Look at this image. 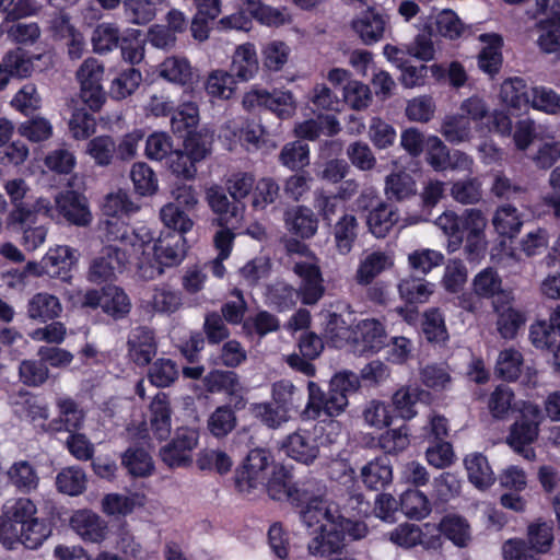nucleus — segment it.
<instances>
[{"label":"nucleus","mask_w":560,"mask_h":560,"mask_svg":"<svg viewBox=\"0 0 560 560\" xmlns=\"http://www.w3.org/2000/svg\"><path fill=\"white\" fill-rule=\"evenodd\" d=\"M361 386L359 376L350 371L335 374L329 382L328 390L313 381L307 383L308 398L305 408L304 395L290 381L281 380L272 385V400L281 412L291 419L295 415L305 413L310 419L322 416H339L348 406L349 396L357 393Z\"/></svg>","instance_id":"obj_1"},{"label":"nucleus","mask_w":560,"mask_h":560,"mask_svg":"<svg viewBox=\"0 0 560 560\" xmlns=\"http://www.w3.org/2000/svg\"><path fill=\"white\" fill-rule=\"evenodd\" d=\"M304 502L299 506L301 520L308 527H319V533L308 542V552L324 556L345 547L347 538L358 540L368 534L366 524L362 521L342 516L335 504H328L319 497H311L305 491Z\"/></svg>","instance_id":"obj_2"},{"label":"nucleus","mask_w":560,"mask_h":560,"mask_svg":"<svg viewBox=\"0 0 560 560\" xmlns=\"http://www.w3.org/2000/svg\"><path fill=\"white\" fill-rule=\"evenodd\" d=\"M37 512L30 498H18L11 505H4L0 514V544L8 550L20 545L31 550L42 547L60 521V512L55 505L40 516Z\"/></svg>","instance_id":"obj_3"},{"label":"nucleus","mask_w":560,"mask_h":560,"mask_svg":"<svg viewBox=\"0 0 560 560\" xmlns=\"http://www.w3.org/2000/svg\"><path fill=\"white\" fill-rule=\"evenodd\" d=\"M187 240L182 234L161 232L152 245V258L140 260L139 272L144 279H154L164 272V268L180 265L187 254Z\"/></svg>","instance_id":"obj_4"},{"label":"nucleus","mask_w":560,"mask_h":560,"mask_svg":"<svg viewBox=\"0 0 560 560\" xmlns=\"http://www.w3.org/2000/svg\"><path fill=\"white\" fill-rule=\"evenodd\" d=\"M532 343L545 352L546 362L555 374H560V304L551 312L549 320L530 325Z\"/></svg>","instance_id":"obj_5"},{"label":"nucleus","mask_w":560,"mask_h":560,"mask_svg":"<svg viewBox=\"0 0 560 560\" xmlns=\"http://www.w3.org/2000/svg\"><path fill=\"white\" fill-rule=\"evenodd\" d=\"M273 463V457L268 450H250L243 464L235 469L234 487L240 493H249L259 485H265L268 469Z\"/></svg>","instance_id":"obj_6"},{"label":"nucleus","mask_w":560,"mask_h":560,"mask_svg":"<svg viewBox=\"0 0 560 560\" xmlns=\"http://www.w3.org/2000/svg\"><path fill=\"white\" fill-rule=\"evenodd\" d=\"M492 225L498 234L495 244L491 248V256H514V238L518 235L523 221L520 219L517 209L506 205L499 207L492 218Z\"/></svg>","instance_id":"obj_7"},{"label":"nucleus","mask_w":560,"mask_h":560,"mask_svg":"<svg viewBox=\"0 0 560 560\" xmlns=\"http://www.w3.org/2000/svg\"><path fill=\"white\" fill-rule=\"evenodd\" d=\"M358 189L359 183L353 178L342 182L335 189H316L313 205L317 210V217L320 215L323 221L330 225L332 218L355 196Z\"/></svg>","instance_id":"obj_8"},{"label":"nucleus","mask_w":560,"mask_h":560,"mask_svg":"<svg viewBox=\"0 0 560 560\" xmlns=\"http://www.w3.org/2000/svg\"><path fill=\"white\" fill-rule=\"evenodd\" d=\"M198 442V430L178 428L171 441L161 447L160 457L170 468L188 467L192 464V452Z\"/></svg>","instance_id":"obj_9"},{"label":"nucleus","mask_w":560,"mask_h":560,"mask_svg":"<svg viewBox=\"0 0 560 560\" xmlns=\"http://www.w3.org/2000/svg\"><path fill=\"white\" fill-rule=\"evenodd\" d=\"M58 213L70 224L86 226L92 221L89 200L83 191L72 188V184L60 190L55 197Z\"/></svg>","instance_id":"obj_10"},{"label":"nucleus","mask_w":560,"mask_h":560,"mask_svg":"<svg viewBox=\"0 0 560 560\" xmlns=\"http://www.w3.org/2000/svg\"><path fill=\"white\" fill-rule=\"evenodd\" d=\"M127 253L117 246H105L89 266L88 280L95 284L113 281L116 272H122L127 262Z\"/></svg>","instance_id":"obj_11"},{"label":"nucleus","mask_w":560,"mask_h":560,"mask_svg":"<svg viewBox=\"0 0 560 560\" xmlns=\"http://www.w3.org/2000/svg\"><path fill=\"white\" fill-rule=\"evenodd\" d=\"M107 240L119 241L121 245L130 246L133 254H140L142 256L141 260L144 261L150 259L151 243L154 244L156 241L154 233L148 226L141 225L135 229L124 223H109Z\"/></svg>","instance_id":"obj_12"},{"label":"nucleus","mask_w":560,"mask_h":560,"mask_svg":"<svg viewBox=\"0 0 560 560\" xmlns=\"http://www.w3.org/2000/svg\"><path fill=\"white\" fill-rule=\"evenodd\" d=\"M439 535L432 536L427 542L429 548H438L441 546V536L450 540L458 548L467 547L471 540V526L468 520L457 513H445L436 525Z\"/></svg>","instance_id":"obj_13"},{"label":"nucleus","mask_w":560,"mask_h":560,"mask_svg":"<svg viewBox=\"0 0 560 560\" xmlns=\"http://www.w3.org/2000/svg\"><path fill=\"white\" fill-rule=\"evenodd\" d=\"M247 399L234 397L232 401L218 406L207 419V429L215 439H223L237 425L236 413L245 409Z\"/></svg>","instance_id":"obj_14"},{"label":"nucleus","mask_w":560,"mask_h":560,"mask_svg":"<svg viewBox=\"0 0 560 560\" xmlns=\"http://www.w3.org/2000/svg\"><path fill=\"white\" fill-rule=\"evenodd\" d=\"M292 478L291 471L283 465H275L270 477L265 481L269 497L276 501L288 500L292 505L300 506L304 502L302 495L305 491L298 488Z\"/></svg>","instance_id":"obj_15"},{"label":"nucleus","mask_w":560,"mask_h":560,"mask_svg":"<svg viewBox=\"0 0 560 560\" xmlns=\"http://www.w3.org/2000/svg\"><path fill=\"white\" fill-rule=\"evenodd\" d=\"M281 448L289 457L306 465L312 464L319 454L316 436L312 432L301 429L289 434L283 440Z\"/></svg>","instance_id":"obj_16"},{"label":"nucleus","mask_w":560,"mask_h":560,"mask_svg":"<svg viewBox=\"0 0 560 560\" xmlns=\"http://www.w3.org/2000/svg\"><path fill=\"white\" fill-rule=\"evenodd\" d=\"M287 231L301 240L312 238L318 230V217L308 207L296 205L288 208L283 215Z\"/></svg>","instance_id":"obj_17"},{"label":"nucleus","mask_w":560,"mask_h":560,"mask_svg":"<svg viewBox=\"0 0 560 560\" xmlns=\"http://www.w3.org/2000/svg\"><path fill=\"white\" fill-rule=\"evenodd\" d=\"M71 528L84 540L90 542H102L107 535V523L91 510H78L70 520Z\"/></svg>","instance_id":"obj_18"},{"label":"nucleus","mask_w":560,"mask_h":560,"mask_svg":"<svg viewBox=\"0 0 560 560\" xmlns=\"http://www.w3.org/2000/svg\"><path fill=\"white\" fill-rule=\"evenodd\" d=\"M354 341L361 347L362 353H376L385 346H389L385 326L375 318L363 319L357 325Z\"/></svg>","instance_id":"obj_19"},{"label":"nucleus","mask_w":560,"mask_h":560,"mask_svg":"<svg viewBox=\"0 0 560 560\" xmlns=\"http://www.w3.org/2000/svg\"><path fill=\"white\" fill-rule=\"evenodd\" d=\"M479 40L486 46L478 54V68L493 79L500 72L503 63V38L497 33H483L479 35Z\"/></svg>","instance_id":"obj_20"},{"label":"nucleus","mask_w":560,"mask_h":560,"mask_svg":"<svg viewBox=\"0 0 560 560\" xmlns=\"http://www.w3.org/2000/svg\"><path fill=\"white\" fill-rule=\"evenodd\" d=\"M77 261L78 258L74 255V249L70 246L59 245L55 248H49L45 254V267H48L46 276L63 282H70L72 269Z\"/></svg>","instance_id":"obj_21"},{"label":"nucleus","mask_w":560,"mask_h":560,"mask_svg":"<svg viewBox=\"0 0 560 560\" xmlns=\"http://www.w3.org/2000/svg\"><path fill=\"white\" fill-rule=\"evenodd\" d=\"M512 293H500L493 301V310L498 315V331L504 339L515 337L523 323L522 314L512 307Z\"/></svg>","instance_id":"obj_22"},{"label":"nucleus","mask_w":560,"mask_h":560,"mask_svg":"<svg viewBox=\"0 0 560 560\" xmlns=\"http://www.w3.org/2000/svg\"><path fill=\"white\" fill-rule=\"evenodd\" d=\"M361 479L366 489L384 491L393 481V466L386 456H377L361 468Z\"/></svg>","instance_id":"obj_23"},{"label":"nucleus","mask_w":560,"mask_h":560,"mask_svg":"<svg viewBox=\"0 0 560 560\" xmlns=\"http://www.w3.org/2000/svg\"><path fill=\"white\" fill-rule=\"evenodd\" d=\"M128 350L138 366L149 365L158 350L153 330L148 327L136 328L128 340Z\"/></svg>","instance_id":"obj_24"},{"label":"nucleus","mask_w":560,"mask_h":560,"mask_svg":"<svg viewBox=\"0 0 560 560\" xmlns=\"http://www.w3.org/2000/svg\"><path fill=\"white\" fill-rule=\"evenodd\" d=\"M330 228L336 250L340 255H348L359 237L360 225L357 217L351 213H343L335 224H330Z\"/></svg>","instance_id":"obj_25"},{"label":"nucleus","mask_w":560,"mask_h":560,"mask_svg":"<svg viewBox=\"0 0 560 560\" xmlns=\"http://www.w3.org/2000/svg\"><path fill=\"white\" fill-rule=\"evenodd\" d=\"M258 70L259 61L255 45L253 43L240 45L233 55L229 73L235 80L247 82L257 74Z\"/></svg>","instance_id":"obj_26"},{"label":"nucleus","mask_w":560,"mask_h":560,"mask_svg":"<svg viewBox=\"0 0 560 560\" xmlns=\"http://www.w3.org/2000/svg\"><path fill=\"white\" fill-rule=\"evenodd\" d=\"M429 396V392L418 386H406L397 389L392 397V404H389L395 418L398 417L404 421L411 420L418 413L417 404Z\"/></svg>","instance_id":"obj_27"},{"label":"nucleus","mask_w":560,"mask_h":560,"mask_svg":"<svg viewBox=\"0 0 560 560\" xmlns=\"http://www.w3.org/2000/svg\"><path fill=\"white\" fill-rule=\"evenodd\" d=\"M385 25L384 16L373 8L362 12L361 16L352 22L353 31L365 45H373L380 42L384 36Z\"/></svg>","instance_id":"obj_28"},{"label":"nucleus","mask_w":560,"mask_h":560,"mask_svg":"<svg viewBox=\"0 0 560 560\" xmlns=\"http://www.w3.org/2000/svg\"><path fill=\"white\" fill-rule=\"evenodd\" d=\"M203 386L210 394L224 393L232 401L234 397H244L240 393V376L232 370H211L203 378Z\"/></svg>","instance_id":"obj_29"},{"label":"nucleus","mask_w":560,"mask_h":560,"mask_svg":"<svg viewBox=\"0 0 560 560\" xmlns=\"http://www.w3.org/2000/svg\"><path fill=\"white\" fill-rule=\"evenodd\" d=\"M61 312L59 299L47 292H37L27 302V316L38 323L55 320Z\"/></svg>","instance_id":"obj_30"},{"label":"nucleus","mask_w":560,"mask_h":560,"mask_svg":"<svg viewBox=\"0 0 560 560\" xmlns=\"http://www.w3.org/2000/svg\"><path fill=\"white\" fill-rule=\"evenodd\" d=\"M246 10L255 21L269 27H279L292 22V16L285 7L273 8L261 0H246Z\"/></svg>","instance_id":"obj_31"},{"label":"nucleus","mask_w":560,"mask_h":560,"mask_svg":"<svg viewBox=\"0 0 560 560\" xmlns=\"http://www.w3.org/2000/svg\"><path fill=\"white\" fill-rule=\"evenodd\" d=\"M59 418L51 421L56 431H78L84 422V412L79 408L78 402L71 397H59L56 401Z\"/></svg>","instance_id":"obj_32"},{"label":"nucleus","mask_w":560,"mask_h":560,"mask_svg":"<svg viewBox=\"0 0 560 560\" xmlns=\"http://www.w3.org/2000/svg\"><path fill=\"white\" fill-rule=\"evenodd\" d=\"M131 307V300L122 288L115 284L103 287L102 311L104 314L114 320H120L129 315Z\"/></svg>","instance_id":"obj_33"},{"label":"nucleus","mask_w":560,"mask_h":560,"mask_svg":"<svg viewBox=\"0 0 560 560\" xmlns=\"http://www.w3.org/2000/svg\"><path fill=\"white\" fill-rule=\"evenodd\" d=\"M398 218L397 210L384 201L383 203H377L366 214L365 221L369 232L377 238H383L388 235Z\"/></svg>","instance_id":"obj_34"},{"label":"nucleus","mask_w":560,"mask_h":560,"mask_svg":"<svg viewBox=\"0 0 560 560\" xmlns=\"http://www.w3.org/2000/svg\"><path fill=\"white\" fill-rule=\"evenodd\" d=\"M464 465L468 480L478 489H488L495 482V476L488 458L481 453H472L465 457Z\"/></svg>","instance_id":"obj_35"},{"label":"nucleus","mask_w":560,"mask_h":560,"mask_svg":"<svg viewBox=\"0 0 560 560\" xmlns=\"http://www.w3.org/2000/svg\"><path fill=\"white\" fill-rule=\"evenodd\" d=\"M421 330L425 340L433 347H446L450 335L444 316L439 308L434 307L424 312Z\"/></svg>","instance_id":"obj_36"},{"label":"nucleus","mask_w":560,"mask_h":560,"mask_svg":"<svg viewBox=\"0 0 560 560\" xmlns=\"http://www.w3.org/2000/svg\"><path fill=\"white\" fill-rule=\"evenodd\" d=\"M199 121L198 105L194 102H184L176 106L171 116V129L175 136L182 138L198 130Z\"/></svg>","instance_id":"obj_37"},{"label":"nucleus","mask_w":560,"mask_h":560,"mask_svg":"<svg viewBox=\"0 0 560 560\" xmlns=\"http://www.w3.org/2000/svg\"><path fill=\"white\" fill-rule=\"evenodd\" d=\"M210 209L217 214L212 224L225 225L237 222L238 206L231 203L228 196L220 187L210 188L207 192Z\"/></svg>","instance_id":"obj_38"},{"label":"nucleus","mask_w":560,"mask_h":560,"mask_svg":"<svg viewBox=\"0 0 560 560\" xmlns=\"http://www.w3.org/2000/svg\"><path fill=\"white\" fill-rule=\"evenodd\" d=\"M8 479L21 493L28 494L39 485L36 468L27 460L14 462L7 471Z\"/></svg>","instance_id":"obj_39"},{"label":"nucleus","mask_w":560,"mask_h":560,"mask_svg":"<svg viewBox=\"0 0 560 560\" xmlns=\"http://www.w3.org/2000/svg\"><path fill=\"white\" fill-rule=\"evenodd\" d=\"M160 77L168 82L182 86H190L194 83L195 74L187 58L168 57L160 66Z\"/></svg>","instance_id":"obj_40"},{"label":"nucleus","mask_w":560,"mask_h":560,"mask_svg":"<svg viewBox=\"0 0 560 560\" xmlns=\"http://www.w3.org/2000/svg\"><path fill=\"white\" fill-rule=\"evenodd\" d=\"M121 465L133 478H145L154 471L152 457L142 447H128L121 455Z\"/></svg>","instance_id":"obj_41"},{"label":"nucleus","mask_w":560,"mask_h":560,"mask_svg":"<svg viewBox=\"0 0 560 560\" xmlns=\"http://www.w3.org/2000/svg\"><path fill=\"white\" fill-rule=\"evenodd\" d=\"M399 510L410 520L421 521L432 510L428 497L418 489H407L399 497Z\"/></svg>","instance_id":"obj_42"},{"label":"nucleus","mask_w":560,"mask_h":560,"mask_svg":"<svg viewBox=\"0 0 560 560\" xmlns=\"http://www.w3.org/2000/svg\"><path fill=\"white\" fill-rule=\"evenodd\" d=\"M160 218L166 229L163 232L185 236L194 226V221L189 213L176 203L168 202L164 205L160 210Z\"/></svg>","instance_id":"obj_43"},{"label":"nucleus","mask_w":560,"mask_h":560,"mask_svg":"<svg viewBox=\"0 0 560 560\" xmlns=\"http://www.w3.org/2000/svg\"><path fill=\"white\" fill-rule=\"evenodd\" d=\"M433 288L434 284L423 278L410 276L400 280L398 292L407 304H422L429 301Z\"/></svg>","instance_id":"obj_44"},{"label":"nucleus","mask_w":560,"mask_h":560,"mask_svg":"<svg viewBox=\"0 0 560 560\" xmlns=\"http://www.w3.org/2000/svg\"><path fill=\"white\" fill-rule=\"evenodd\" d=\"M86 475L77 466L62 468L56 476V488L58 492L70 497L82 494L86 490Z\"/></svg>","instance_id":"obj_45"},{"label":"nucleus","mask_w":560,"mask_h":560,"mask_svg":"<svg viewBox=\"0 0 560 560\" xmlns=\"http://www.w3.org/2000/svg\"><path fill=\"white\" fill-rule=\"evenodd\" d=\"M298 301V290L285 282L278 281L266 289V302L278 312L293 308Z\"/></svg>","instance_id":"obj_46"},{"label":"nucleus","mask_w":560,"mask_h":560,"mask_svg":"<svg viewBox=\"0 0 560 560\" xmlns=\"http://www.w3.org/2000/svg\"><path fill=\"white\" fill-rule=\"evenodd\" d=\"M11 405L19 417H25L32 421L47 419V408L43 406L32 393L21 389L11 396Z\"/></svg>","instance_id":"obj_47"},{"label":"nucleus","mask_w":560,"mask_h":560,"mask_svg":"<svg viewBox=\"0 0 560 560\" xmlns=\"http://www.w3.org/2000/svg\"><path fill=\"white\" fill-rule=\"evenodd\" d=\"M142 82V73L140 70L128 67L120 70L112 80L109 93L114 100H124L130 96Z\"/></svg>","instance_id":"obj_48"},{"label":"nucleus","mask_w":560,"mask_h":560,"mask_svg":"<svg viewBox=\"0 0 560 560\" xmlns=\"http://www.w3.org/2000/svg\"><path fill=\"white\" fill-rule=\"evenodd\" d=\"M161 0H125L124 14L129 23L145 25L156 16Z\"/></svg>","instance_id":"obj_49"},{"label":"nucleus","mask_w":560,"mask_h":560,"mask_svg":"<svg viewBox=\"0 0 560 560\" xmlns=\"http://www.w3.org/2000/svg\"><path fill=\"white\" fill-rule=\"evenodd\" d=\"M279 161L291 171L299 172L310 164V145L303 140H295L283 145Z\"/></svg>","instance_id":"obj_50"},{"label":"nucleus","mask_w":560,"mask_h":560,"mask_svg":"<svg viewBox=\"0 0 560 560\" xmlns=\"http://www.w3.org/2000/svg\"><path fill=\"white\" fill-rule=\"evenodd\" d=\"M552 523L541 522L527 525V551L547 553L553 545Z\"/></svg>","instance_id":"obj_51"},{"label":"nucleus","mask_w":560,"mask_h":560,"mask_svg":"<svg viewBox=\"0 0 560 560\" xmlns=\"http://www.w3.org/2000/svg\"><path fill=\"white\" fill-rule=\"evenodd\" d=\"M179 375V369L175 361L171 359H156L148 370L149 382L158 387L165 388L174 384Z\"/></svg>","instance_id":"obj_52"},{"label":"nucleus","mask_w":560,"mask_h":560,"mask_svg":"<svg viewBox=\"0 0 560 560\" xmlns=\"http://www.w3.org/2000/svg\"><path fill=\"white\" fill-rule=\"evenodd\" d=\"M122 37L114 23H100L92 33V46L96 54H106L119 47Z\"/></svg>","instance_id":"obj_53"},{"label":"nucleus","mask_w":560,"mask_h":560,"mask_svg":"<svg viewBox=\"0 0 560 560\" xmlns=\"http://www.w3.org/2000/svg\"><path fill=\"white\" fill-rule=\"evenodd\" d=\"M183 149L197 165L211 153L212 139L206 128L195 130L184 137Z\"/></svg>","instance_id":"obj_54"},{"label":"nucleus","mask_w":560,"mask_h":560,"mask_svg":"<svg viewBox=\"0 0 560 560\" xmlns=\"http://www.w3.org/2000/svg\"><path fill=\"white\" fill-rule=\"evenodd\" d=\"M432 79L439 84L447 83L453 89H460L466 84L468 74L465 67L459 61L454 60L447 67L443 63H433Z\"/></svg>","instance_id":"obj_55"},{"label":"nucleus","mask_w":560,"mask_h":560,"mask_svg":"<svg viewBox=\"0 0 560 560\" xmlns=\"http://www.w3.org/2000/svg\"><path fill=\"white\" fill-rule=\"evenodd\" d=\"M443 137L452 144L471 139V124L465 115L446 116L441 126Z\"/></svg>","instance_id":"obj_56"},{"label":"nucleus","mask_w":560,"mask_h":560,"mask_svg":"<svg viewBox=\"0 0 560 560\" xmlns=\"http://www.w3.org/2000/svg\"><path fill=\"white\" fill-rule=\"evenodd\" d=\"M432 487V498L434 500V504H446L452 499H455L459 495L462 482L455 474L444 471L434 478Z\"/></svg>","instance_id":"obj_57"},{"label":"nucleus","mask_w":560,"mask_h":560,"mask_svg":"<svg viewBox=\"0 0 560 560\" xmlns=\"http://www.w3.org/2000/svg\"><path fill=\"white\" fill-rule=\"evenodd\" d=\"M501 285L502 280L499 273L491 267L478 272L472 282L475 294L481 299L494 300L500 293H510L502 290Z\"/></svg>","instance_id":"obj_58"},{"label":"nucleus","mask_w":560,"mask_h":560,"mask_svg":"<svg viewBox=\"0 0 560 560\" xmlns=\"http://www.w3.org/2000/svg\"><path fill=\"white\" fill-rule=\"evenodd\" d=\"M151 430L158 439H165L171 432V416L172 410L170 402L163 398L156 397L150 405Z\"/></svg>","instance_id":"obj_59"},{"label":"nucleus","mask_w":560,"mask_h":560,"mask_svg":"<svg viewBox=\"0 0 560 560\" xmlns=\"http://www.w3.org/2000/svg\"><path fill=\"white\" fill-rule=\"evenodd\" d=\"M137 505H142L138 493L131 495L108 493L102 500V510L107 515L126 516L132 513Z\"/></svg>","instance_id":"obj_60"},{"label":"nucleus","mask_w":560,"mask_h":560,"mask_svg":"<svg viewBox=\"0 0 560 560\" xmlns=\"http://www.w3.org/2000/svg\"><path fill=\"white\" fill-rule=\"evenodd\" d=\"M434 26L438 35L451 40L458 39L466 30L457 13L451 9L442 10L435 15Z\"/></svg>","instance_id":"obj_61"},{"label":"nucleus","mask_w":560,"mask_h":560,"mask_svg":"<svg viewBox=\"0 0 560 560\" xmlns=\"http://www.w3.org/2000/svg\"><path fill=\"white\" fill-rule=\"evenodd\" d=\"M135 191L140 196H150L158 190V178L153 170L144 162H137L130 171Z\"/></svg>","instance_id":"obj_62"},{"label":"nucleus","mask_w":560,"mask_h":560,"mask_svg":"<svg viewBox=\"0 0 560 560\" xmlns=\"http://www.w3.org/2000/svg\"><path fill=\"white\" fill-rule=\"evenodd\" d=\"M20 381L30 387H39L49 377V370L45 362L39 360H23L19 365Z\"/></svg>","instance_id":"obj_63"},{"label":"nucleus","mask_w":560,"mask_h":560,"mask_svg":"<svg viewBox=\"0 0 560 560\" xmlns=\"http://www.w3.org/2000/svg\"><path fill=\"white\" fill-rule=\"evenodd\" d=\"M539 36L537 43L540 49L551 54L560 50V21L544 19L537 24Z\"/></svg>","instance_id":"obj_64"}]
</instances>
